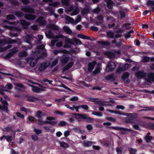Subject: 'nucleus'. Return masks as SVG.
<instances>
[{
  "mask_svg": "<svg viewBox=\"0 0 154 154\" xmlns=\"http://www.w3.org/2000/svg\"><path fill=\"white\" fill-rule=\"evenodd\" d=\"M33 56L26 59L27 62L30 66L33 67L37 64L38 60L47 56L46 50L44 45H41L37 47V50L32 52Z\"/></svg>",
  "mask_w": 154,
  "mask_h": 154,
  "instance_id": "1",
  "label": "nucleus"
},
{
  "mask_svg": "<svg viewBox=\"0 0 154 154\" xmlns=\"http://www.w3.org/2000/svg\"><path fill=\"white\" fill-rule=\"evenodd\" d=\"M46 119L48 121H43L42 118L38 119V124L42 125L45 124H49L51 125H55L57 122V121H54L55 119L54 117L48 116L47 117Z\"/></svg>",
  "mask_w": 154,
  "mask_h": 154,
  "instance_id": "2",
  "label": "nucleus"
},
{
  "mask_svg": "<svg viewBox=\"0 0 154 154\" xmlns=\"http://www.w3.org/2000/svg\"><path fill=\"white\" fill-rule=\"evenodd\" d=\"M1 94H2L3 97L1 98V102L2 103V106H1V109L6 111L8 109V104L7 100H9V98L6 95L3 94L1 91Z\"/></svg>",
  "mask_w": 154,
  "mask_h": 154,
  "instance_id": "3",
  "label": "nucleus"
},
{
  "mask_svg": "<svg viewBox=\"0 0 154 154\" xmlns=\"http://www.w3.org/2000/svg\"><path fill=\"white\" fill-rule=\"evenodd\" d=\"M74 115L75 116L76 119H85L88 122H91L93 120L92 118L83 114L75 113Z\"/></svg>",
  "mask_w": 154,
  "mask_h": 154,
  "instance_id": "4",
  "label": "nucleus"
},
{
  "mask_svg": "<svg viewBox=\"0 0 154 154\" xmlns=\"http://www.w3.org/2000/svg\"><path fill=\"white\" fill-rule=\"evenodd\" d=\"M110 128L114 129L116 130L121 131V133L124 134H126V132L128 131L131 132V130L130 129L123 128L122 127H110Z\"/></svg>",
  "mask_w": 154,
  "mask_h": 154,
  "instance_id": "5",
  "label": "nucleus"
},
{
  "mask_svg": "<svg viewBox=\"0 0 154 154\" xmlns=\"http://www.w3.org/2000/svg\"><path fill=\"white\" fill-rule=\"evenodd\" d=\"M145 79L147 82L150 83L154 82V73L150 72L146 74Z\"/></svg>",
  "mask_w": 154,
  "mask_h": 154,
  "instance_id": "6",
  "label": "nucleus"
},
{
  "mask_svg": "<svg viewBox=\"0 0 154 154\" xmlns=\"http://www.w3.org/2000/svg\"><path fill=\"white\" fill-rule=\"evenodd\" d=\"M116 67L115 63L112 61L109 62L106 67V71L109 72L113 70Z\"/></svg>",
  "mask_w": 154,
  "mask_h": 154,
  "instance_id": "7",
  "label": "nucleus"
},
{
  "mask_svg": "<svg viewBox=\"0 0 154 154\" xmlns=\"http://www.w3.org/2000/svg\"><path fill=\"white\" fill-rule=\"evenodd\" d=\"M21 10L26 13L28 12L31 14H34L35 13L34 10L33 8L28 7L21 8Z\"/></svg>",
  "mask_w": 154,
  "mask_h": 154,
  "instance_id": "8",
  "label": "nucleus"
},
{
  "mask_svg": "<svg viewBox=\"0 0 154 154\" xmlns=\"http://www.w3.org/2000/svg\"><path fill=\"white\" fill-rule=\"evenodd\" d=\"M129 73L128 72L124 73L122 76V78L125 83H128L130 82V80L128 79Z\"/></svg>",
  "mask_w": 154,
  "mask_h": 154,
  "instance_id": "9",
  "label": "nucleus"
},
{
  "mask_svg": "<svg viewBox=\"0 0 154 154\" xmlns=\"http://www.w3.org/2000/svg\"><path fill=\"white\" fill-rule=\"evenodd\" d=\"M20 24L23 26V29H26L28 28L30 25L29 22H27L25 20H21L19 21Z\"/></svg>",
  "mask_w": 154,
  "mask_h": 154,
  "instance_id": "10",
  "label": "nucleus"
},
{
  "mask_svg": "<svg viewBox=\"0 0 154 154\" xmlns=\"http://www.w3.org/2000/svg\"><path fill=\"white\" fill-rule=\"evenodd\" d=\"M24 17L26 19L30 21L33 20L37 17L36 16L30 14H25Z\"/></svg>",
  "mask_w": 154,
  "mask_h": 154,
  "instance_id": "11",
  "label": "nucleus"
},
{
  "mask_svg": "<svg viewBox=\"0 0 154 154\" xmlns=\"http://www.w3.org/2000/svg\"><path fill=\"white\" fill-rule=\"evenodd\" d=\"M50 64V63L48 61L42 63L39 68V70L42 71L46 69Z\"/></svg>",
  "mask_w": 154,
  "mask_h": 154,
  "instance_id": "12",
  "label": "nucleus"
},
{
  "mask_svg": "<svg viewBox=\"0 0 154 154\" xmlns=\"http://www.w3.org/2000/svg\"><path fill=\"white\" fill-rule=\"evenodd\" d=\"M35 22L38 23L40 26L43 25L46 23V21L44 20V18L42 17H39L36 20Z\"/></svg>",
  "mask_w": 154,
  "mask_h": 154,
  "instance_id": "13",
  "label": "nucleus"
},
{
  "mask_svg": "<svg viewBox=\"0 0 154 154\" xmlns=\"http://www.w3.org/2000/svg\"><path fill=\"white\" fill-rule=\"evenodd\" d=\"M45 34L47 37L48 38H54L55 35L50 30H48L45 32Z\"/></svg>",
  "mask_w": 154,
  "mask_h": 154,
  "instance_id": "14",
  "label": "nucleus"
},
{
  "mask_svg": "<svg viewBox=\"0 0 154 154\" xmlns=\"http://www.w3.org/2000/svg\"><path fill=\"white\" fill-rule=\"evenodd\" d=\"M53 53L54 55H56L59 53H61L64 54H68L69 52L64 49H63L62 50H58L56 49L53 51Z\"/></svg>",
  "mask_w": 154,
  "mask_h": 154,
  "instance_id": "15",
  "label": "nucleus"
},
{
  "mask_svg": "<svg viewBox=\"0 0 154 154\" xmlns=\"http://www.w3.org/2000/svg\"><path fill=\"white\" fill-rule=\"evenodd\" d=\"M96 63V61H93L89 63L88 64V70L90 72H91L93 69Z\"/></svg>",
  "mask_w": 154,
  "mask_h": 154,
  "instance_id": "16",
  "label": "nucleus"
},
{
  "mask_svg": "<svg viewBox=\"0 0 154 154\" xmlns=\"http://www.w3.org/2000/svg\"><path fill=\"white\" fill-rule=\"evenodd\" d=\"M136 75L138 78H142L146 75V73L143 71H139L135 74Z\"/></svg>",
  "mask_w": 154,
  "mask_h": 154,
  "instance_id": "17",
  "label": "nucleus"
},
{
  "mask_svg": "<svg viewBox=\"0 0 154 154\" xmlns=\"http://www.w3.org/2000/svg\"><path fill=\"white\" fill-rule=\"evenodd\" d=\"M45 115V113H43L41 111H38L36 112L35 116L36 117L38 118V119H42V117Z\"/></svg>",
  "mask_w": 154,
  "mask_h": 154,
  "instance_id": "18",
  "label": "nucleus"
},
{
  "mask_svg": "<svg viewBox=\"0 0 154 154\" xmlns=\"http://www.w3.org/2000/svg\"><path fill=\"white\" fill-rule=\"evenodd\" d=\"M107 3V6L109 9H112L113 6L115 5V4L111 0H105Z\"/></svg>",
  "mask_w": 154,
  "mask_h": 154,
  "instance_id": "19",
  "label": "nucleus"
},
{
  "mask_svg": "<svg viewBox=\"0 0 154 154\" xmlns=\"http://www.w3.org/2000/svg\"><path fill=\"white\" fill-rule=\"evenodd\" d=\"M26 99L27 100L30 102H35L37 100V99L32 96H27L26 97Z\"/></svg>",
  "mask_w": 154,
  "mask_h": 154,
  "instance_id": "20",
  "label": "nucleus"
},
{
  "mask_svg": "<svg viewBox=\"0 0 154 154\" xmlns=\"http://www.w3.org/2000/svg\"><path fill=\"white\" fill-rule=\"evenodd\" d=\"M33 40L32 38L29 35H27L25 37V41L29 44L31 43V41Z\"/></svg>",
  "mask_w": 154,
  "mask_h": 154,
  "instance_id": "21",
  "label": "nucleus"
},
{
  "mask_svg": "<svg viewBox=\"0 0 154 154\" xmlns=\"http://www.w3.org/2000/svg\"><path fill=\"white\" fill-rule=\"evenodd\" d=\"M47 27L48 28L53 30H59L58 27L57 26L53 24H49L48 25Z\"/></svg>",
  "mask_w": 154,
  "mask_h": 154,
  "instance_id": "22",
  "label": "nucleus"
},
{
  "mask_svg": "<svg viewBox=\"0 0 154 154\" xmlns=\"http://www.w3.org/2000/svg\"><path fill=\"white\" fill-rule=\"evenodd\" d=\"M59 38H65L66 41L68 42L70 41V39L67 38L66 37L64 36L63 35L60 34L59 35H56L55 36L54 39H58Z\"/></svg>",
  "mask_w": 154,
  "mask_h": 154,
  "instance_id": "23",
  "label": "nucleus"
},
{
  "mask_svg": "<svg viewBox=\"0 0 154 154\" xmlns=\"http://www.w3.org/2000/svg\"><path fill=\"white\" fill-rule=\"evenodd\" d=\"M93 143L92 141L85 140L84 141L83 143L85 147H89L91 146Z\"/></svg>",
  "mask_w": 154,
  "mask_h": 154,
  "instance_id": "24",
  "label": "nucleus"
},
{
  "mask_svg": "<svg viewBox=\"0 0 154 154\" xmlns=\"http://www.w3.org/2000/svg\"><path fill=\"white\" fill-rule=\"evenodd\" d=\"M65 20L66 21L68 22V23L66 22V23H74V20L73 18L68 16H66Z\"/></svg>",
  "mask_w": 154,
  "mask_h": 154,
  "instance_id": "25",
  "label": "nucleus"
},
{
  "mask_svg": "<svg viewBox=\"0 0 154 154\" xmlns=\"http://www.w3.org/2000/svg\"><path fill=\"white\" fill-rule=\"evenodd\" d=\"M60 4V2H54L53 3H49V5L50 6H52L54 7H57Z\"/></svg>",
  "mask_w": 154,
  "mask_h": 154,
  "instance_id": "26",
  "label": "nucleus"
},
{
  "mask_svg": "<svg viewBox=\"0 0 154 154\" xmlns=\"http://www.w3.org/2000/svg\"><path fill=\"white\" fill-rule=\"evenodd\" d=\"M98 42L100 44L103 45L109 46L110 45V43L109 42H105L103 41H98Z\"/></svg>",
  "mask_w": 154,
  "mask_h": 154,
  "instance_id": "27",
  "label": "nucleus"
},
{
  "mask_svg": "<svg viewBox=\"0 0 154 154\" xmlns=\"http://www.w3.org/2000/svg\"><path fill=\"white\" fill-rule=\"evenodd\" d=\"M128 150L130 154H136L137 152V150L136 149L131 148H129Z\"/></svg>",
  "mask_w": 154,
  "mask_h": 154,
  "instance_id": "28",
  "label": "nucleus"
},
{
  "mask_svg": "<svg viewBox=\"0 0 154 154\" xmlns=\"http://www.w3.org/2000/svg\"><path fill=\"white\" fill-rule=\"evenodd\" d=\"M27 52L25 51H23L21 52H20L18 54V56L19 57H26L27 56Z\"/></svg>",
  "mask_w": 154,
  "mask_h": 154,
  "instance_id": "29",
  "label": "nucleus"
},
{
  "mask_svg": "<svg viewBox=\"0 0 154 154\" xmlns=\"http://www.w3.org/2000/svg\"><path fill=\"white\" fill-rule=\"evenodd\" d=\"M105 54L109 58H113L115 57L114 54L111 52H107Z\"/></svg>",
  "mask_w": 154,
  "mask_h": 154,
  "instance_id": "30",
  "label": "nucleus"
},
{
  "mask_svg": "<svg viewBox=\"0 0 154 154\" xmlns=\"http://www.w3.org/2000/svg\"><path fill=\"white\" fill-rule=\"evenodd\" d=\"M31 86L32 87V90L36 93L40 91V90L41 89L35 86H33V85H31Z\"/></svg>",
  "mask_w": 154,
  "mask_h": 154,
  "instance_id": "31",
  "label": "nucleus"
},
{
  "mask_svg": "<svg viewBox=\"0 0 154 154\" xmlns=\"http://www.w3.org/2000/svg\"><path fill=\"white\" fill-rule=\"evenodd\" d=\"M63 29L64 31H65L68 34H70L72 32L71 30L67 26H64L63 28Z\"/></svg>",
  "mask_w": 154,
  "mask_h": 154,
  "instance_id": "32",
  "label": "nucleus"
},
{
  "mask_svg": "<svg viewBox=\"0 0 154 154\" xmlns=\"http://www.w3.org/2000/svg\"><path fill=\"white\" fill-rule=\"evenodd\" d=\"M79 12V10L78 8H76L74 11L71 13V15L72 16L78 14Z\"/></svg>",
  "mask_w": 154,
  "mask_h": 154,
  "instance_id": "33",
  "label": "nucleus"
},
{
  "mask_svg": "<svg viewBox=\"0 0 154 154\" xmlns=\"http://www.w3.org/2000/svg\"><path fill=\"white\" fill-rule=\"evenodd\" d=\"M101 69L100 66H98L93 72V73L94 75H96L99 73Z\"/></svg>",
  "mask_w": 154,
  "mask_h": 154,
  "instance_id": "34",
  "label": "nucleus"
},
{
  "mask_svg": "<svg viewBox=\"0 0 154 154\" xmlns=\"http://www.w3.org/2000/svg\"><path fill=\"white\" fill-rule=\"evenodd\" d=\"M69 59L68 57H63L61 60V61L63 64H66L69 60Z\"/></svg>",
  "mask_w": 154,
  "mask_h": 154,
  "instance_id": "35",
  "label": "nucleus"
},
{
  "mask_svg": "<svg viewBox=\"0 0 154 154\" xmlns=\"http://www.w3.org/2000/svg\"><path fill=\"white\" fill-rule=\"evenodd\" d=\"M107 35L109 37L113 38L114 36V33L111 31H108L106 32Z\"/></svg>",
  "mask_w": 154,
  "mask_h": 154,
  "instance_id": "36",
  "label": "nucleus"
},
{
  "mask_svg": "<svg viewBox=\"0 0 154 154\" xmlns=\"http://www.w3.org/2000/svg\"><path fill=\"white\" fill-rule=\"evenodd\" d=\"M150 58L149 57H143V59L142 61L144 63L149 61Z\"/></svg>",
  "mask_w": 154,
  "mask_h": 154,
  "instance_id": "37",
  "label": "nucleus"
},
{
  "mask_svg": "<svg viewBox=\"0 0 154 154\" xmlns=\"http://www.w3.org/2000/svg\"><path fill=\"white\" fill-rule=\"evenodd\" d=\"M60 146L61 147L64 148H67L69 147L67 143L64 142H62L60 143Z\"/></svg>",
  "mask_w": 154,
  "mask_h": 154,
  "instance_id": "38",
  "label": "nucleus"
},
{
  "mask_svg": "<svg viewBox=\"0 0 154 154\" xmlns=\"http://www.w3.org/2000/svg\"><path fill=\"white\" fill-rule=\"evenodd\" d=\"M58 60L57 58L55 59L51 62V66H55L58 63Z\"/></svg>",
  "mask_w": 154,
  "mask_h": 154,
  "instance_id": "39",
  "label": "nucleus"
},
{
  "mask_svg": "<svg viewBox=\"0 0 154 154\" xmlns=\"http://www.w3.org/2000/svg\"><path fill=\"white\" fill-rule=\"evenodd\" d=\"M89 11V9L87 7L84 8L81 11L82 14L83 15H85Z\"/></svg>",
  "mask_w": 154,
  "mask_h": 154,
  "instance_id": "40",
  "label": "nucleus"
},
{
  "mask_svg": "<svg viewBox=\"0 0 154 154\" xmlns=\"http://www.w3.org/2000/svg\"><path fill=\"white\" fill-rule=\"evenodd\" d=\"M11 47L12 46L11 45H8L5 46V47L3 48L1 47V52L5 51L6 50L11 48Z\"/></svg>",
  "mask_w": 154,
  "mask_h": 154,
  "instance_id": "41",
  "label": "nucleus"
},
{
  "mask_svg": "<svg viewBox=\"0 0 154 154\" xmlns=\"http://www.w3.org/2000/svg\"><path fill=\"white\" fill-rule=\"evenodd\" d=\"M92 114L98 116H103L102 113L99 112L94 111L93 112Z\"/></svg>",
  "mask_w": 154,
  "mask_h": 154,
  "instance_id": "42",
  "label": "nucleus"
},
{
  "mask_svg": "<svg viewBox=\"0 0 154 154\" xmlns=\"http://www.w3.org/2000/svg\"><path fill=\"white\" fill-rule=\"evenodd\" d=\"M133 31L132 30H131L129 32H128V33H126L125 35V38L126 39H127L129 38L131 36V33H133Z\"/></svg>",
  "mask_w": 154,
  "mask_h": 154,
  "instance_id": "43",
  "label": "nucleus"
},
{
  "mask_svg": "<svg viewBox=\"0 0 154 154\" xmlns=\"http://www.w3.org/2000/svg\"><path fill=\"white\" fill-rule=\"evenodd\" d=\"M15 14L18 17H21L23 16L24 14L22 12L20 11H18L15 12Z\"/></svg>",
  "mask_w": 154,
  "mask_h": 154,
  "instance_id": "44",
  "label": "nucleus"
},
{
  "mask_svg": "<svg viewBox=\"0 0 154 154\" xmlns=\"http://www.w3.org/2000/svg\"><path fill=\"white\" fill-rule=\"evenodd\" d=\"M66 123L64 121H61L58 124V126L62 127L66 126Z\"/></svg>",
  "mask_w": 154,
  "mask_h": 154,
  "instance_id": "45",
  "label": "nucleus"
},
{
  "mask_svg": "<svg viewBox=\"0 0 154 154\" xmlns=\"http://www.w3.org/2000/svg\"><path fill=\"white\" fill-rule=\"evenodd\" d=\"M73 41L75 43L76 45H80L82 44V42L80 40L77 39L76 38H74L73 39Z\"/></svg>",
  "mask_w": 154,
  "mask_h": 154,
  "instance_id": "46",
  "label": "nucleus"
},
{
  "mask_svg": "<svg viewBox=\"0 0 154 154\" xmlns=\"http://www.w3.org/2000/svg\"><path fill=\"white\" fill-rule=\"evenodd\" d=\"M5 137L8 141H11L12 139V137L11 136H9L7 137H5L3 136L2 137H1V139L2 140L3 137Z\"/></svg>",
  "mask_w": 154,
  "mask_h": 154,
  "instance_id": "47",
  "label": "nucleus"
},
{
  "mask_svg": "<svg viewBox=\"0 0 154 154\" xmlns=\"http://www.w3.org/2000/svg\"><path fill=\"white\" fill-rule=\"evenodd\" d=\"M131 25V24L130 23H125L123 25V27L126 29H129L131 27V26H130Z\"/></svg>",
  "mask_w": 154,
  "mask_h": 154,
  "instance_id": "48",
  "label": "nucleus"
},
{
  "mask_svg": "<svg viewBox=\"0 0 154 154\" xmlns=\"http://www.w3.org/2000/svg\"><path fill=\"white\" fill-rule=\"evenodd\" d=\"M78 37L80 38L84 39H89V37L85 35L81 34L79 35H78Z\"/></svg>",
  "mask_w": 154,
  "mask_h": 154,
  "instance_id": "49",
  "label": "nucleus"
},
{
  "mask_svg": "<svg viewBox=\"0 0 154 154\" xmlns=\"http://www.w3.org/2000/svg\"><path fill=\"white\" fill-rule=\"evenodd\" d=\"M73 63L71 62L69 63L65 67L66 69H70L73 65Z\"/></svg>",
  "mask_w": 154,
  "mask_h": 154,
  "instance_id": "50",
  "label": "nucleus"
},
{
  "mask_svg": "<svg viewBox=\"0 0 154 154\" xmlns=\"http://www.w3.org/2000/svg\"><path fill=\"white\" fill-rule=\"evenodd\" d=\"M81 16L80 15H79L77 16V17L74 22L75 23V24H76L77 23H78L81 20Z\"/></svg>",
  "mask_w": 154,
  "mask_h": 154,
  "instance_id": "51",
  "label": "nucleus"
},
{
  "mask_svg": "<svg viewBox=\"0 0 154 154\" xmlns=\"http://www.w3.org/2000/svg\"><path fill=\"white\" fill-rule=\"evenodd\" d=\"M63 43L62 41H60L57 43L56 45L58 47H61L63 46Z\"/></svg>",
  "mask_w": 154,
  "mask_h": 154,
  "instance_id": "52",
  "label": "nucleus"
},
{
  "mask_svg": "<svg viewBox=\"0 0 154 154\" xmlns=\"http://www.w3.org/2000/svg\"><path fill=\"white\" fill-rule=\"evenodd\" d=\"M129 66V65L127 63L123 65H122V67L123 68V70H125L128 69Z\"/></svg>",
  "mask_w": 154,
  "mask_h": 154,
  "instance_id": "53",
  "label": "nucleus"
},
{
  "mask_svg": "<svg viewBox=\"0 0 154 154\" xmlns=\"http://www.w3.org/2000/svg\"><path fill=\"white\" fill-rule=\"evenodd\" d=\"M61 3L63 5H67L69 4V0H62Z\"/></svg>",
  "mask_w": 154,
  "mask_h": 154,
  "instance_id": "54",
  "label": "nucleus"
},
{
  "mask_svg": "<svg viewBox=\"0 0 154 154\" xmlns=\"http://www.w3.org/2000/svg\"><path fill=\"white\" fill-rule=\"evenodd\" d=\"M14 18L15 17L12 14L8 15L7 17V19L8 20H13L14 19Z\"/></svg>",
  "mask_w": 154,
  "mask_h": 154,
  "instance_id": "55",
  "label": "nucleus"
},
{
  "mask_svg": "<svg viewBox=\"0 0 154 154\" xmlns=\"http://www.w3.org/2000/svg\"><path fill=\"white\" fill-rule=\"evenodd\" d=\"M143 108L145 109L146 111H153L154 108L152 107H143Z\"/></svg>",
  "mask_w": 154,
  "mask_h": 154,
  "instance_id": "56",
  "label": "nucleus"
},
{
  "mask_svg": "<svg viewBox=\"0 0 154 154\" xmlns=\"http://www.w3.org/2000/svg\"><path fill=\"white\" fill-rule=\"evenodd\" d=\"M79 107L82 108V109L85 110H88V106L86 105H83L79 106Z\"/></svg>",
  "mask_w": 154,
  "mask_h": 154,
  "instance_id": "57",
  "label": "nucleus"
},
{
  "mask_svg": "<svg viewBox=\"0 0 154 154\" xmlns=\"http://www.w3.org/2000/svg\"><path fill=\"white\" fill-rule=\"evenodd\" d=\"M11 2L12 4L14 6L19 5V4L18 2L17 1L14 0H12L11 1Z\"/></svg>",
  "mask_w": 154,
  "mask_h": 154,
  "instance_id": "58",
  "label": "nucleus"
},
{
  "mask_svg": "<svg viewBox=\"0 0 154 154\" xmlns=\"http://www.w3.org/2000/svg\"><path fill=\"white\" fill-rule=\"evenodd\" d=\"M106 120L110 121L111 122H115L116 121V119L114 118H113L112 117H108L106 118Z\"/></svg>",
  "mask_w": 154,
  "mask_h": 154,
  "instance_id": "59",
  "label": "nucleus"
},
{
  "mask_svg": "<svg viewBox=\"0 0 154 154\" xmlns=\"http://www.w3.org/2000/svg\"><path fill=\"white\" fill-rule=\"evenodd\" d=\"M126 122H131L132 123H135L134 119L133 118H131V119H128L126 120Z\"/></svg>",
  "mask_w": 154,
  "mask_h": 154,
  "instance_id": "60",
  "label": "nucleus"
},
{
  "mask_svg": "<svg viewBox=\"0 0 154 154\" xmlns=\"http://www.w3.org/2000/svg\"><path fill=\"white\" fill-rule=\"evenodd\" d=\"M119 13L121 17L122 18L125 17V13L124 11H120Z\"/></svg>",
  "mask_w": 154,
  "mask_h": 154,
  "instance_id": "61",
  "label": "nucleus"
},
{
  "mask_svg": "<svg viewBox=\"0 0 154 154\" xmlns=\"http://www.w3.org/2000/svg\"><path fill=\"white\" fill-rule=\"evenodd\" d=\"M34 131L36 133V134H41L42 132V130L40 129H38L36 128H35L34 129Z\"/></svg>",
  "mask_w": 154,
  "mask_h": 154,
  "instance_id": "62",
  "label": "nucleus"
},
{
  "mask_svg": "<svg viewBox=\"0 0 154 154\" xmlns=\"http://www.w3.org/2000/svg\"><path fill=\"white\" fill-rule=\"evenodd\" d=\"M145 138L146 141L148 142L150 140L152 139V137L151 136H148L146 135Z\"/></svg>",
  "mask_w": 154,
  "mask_h": 154,
  "instance_id": "63",
  "label": "nucleus"
},
{
  "mask_svg": "<svg viewBox=\"0 0 154 154\" xmlns=\"http://www.w3.org/2000/svg\"><path fill=\"white\" fill-rule=\"evenodd\" d=\"M17 116L19 117L21 119H23L24 118V116L22 115L20 112H16Z\"/></svg>",
  "mask_w": 154,
  "mask_h": 154,
  "instance_id": "64",
  "label": "nucleus"
}]
</instances>
